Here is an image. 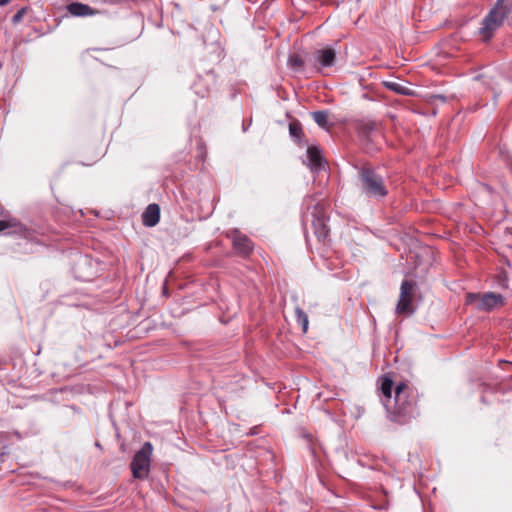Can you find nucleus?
<instances>
[{
  "mask_svg": "<svg viewBox=\"0 0 512 512\" xmlns=\"http://www.w3.org/2000/svg\"><path fill=\"white\" fill-rule=\"evenodd\" d=\"M160 220V207L156 203L149 204L142 214V222L146 227H154Z\"/></svg>",
  "mask_w": 512,
  "mask_h": 512,
  "instance_id": "14",
  "label": "nucleus"
},
{
  "mask_svg": "<svg viewBox=\"0 0 512 512\" xmlns=\"http://www.w3.org/2000/svg\"><path fill=\"white\" fill-rule=\"evenodd\" d=\"M231 240L234 253L242 259H248L254 251L253 241L239 229L233 228L226 232Z\"/></svg>",
  "mask_w": 512,
  "mask_h": 512,
  "instance_id": "7",
  "label": "nucleus"
},
{
  "mask_svg": "<svg viewBox=\"0 0 512 512\" xmlns=\"http://www.w3.org/2000/svg\"><path fill=\"white\" fill-rule=\"evenodd\" d=\"M112 3H115V4H121V3H124L126 2L127 0H110Z\"/></svg>",
  "mask_w": 512,
  "mask_h": 512,
  "instance_id": "25",
  "label": "nucleus"
},
{
  "mask_svg": "<svg viewBox=\"0 0 512 512\" xmlns=\"http://www.w3.org/2000/svg\"><path fill=\"white\" fill-rule=\"evenodd\" d=\"M153 446L150 442H145L132 458L130 469L135 479H145L150 472L151 456Z\"/></svg>",
  "mask_w": 512,
  "mask_h": 512,
  "instance_id": "6",
  "label": "nucleus"
},
{
  "mask_svg": "<svg viewBox=\"0 0 512 512\" xmlns=\"http://www.w3.org/2000/svg\"><path fill=\"white\" fill-rule=\"evenodd\" d=\"M10 0H0V6L7 5Z\"/></svg>",
  "mask_w": 512,
  "mask_h": 512,
  "instance_id": "26",
  "label": "nucleus"
},
{
  "mask_svg": "<svg viewBox=\"0 0 512 512\" xmlns=\"http://www.w3.org/2000/svg\"><path fill=\"white\" fill-rule=\"evenodd\" d=\"M384 87H386L388 90L393 91L399 95L404 96H411L413 95V91L408 88L405 85H402L399 82L396 81H384L383 82Z\"/></svg>",
  "mask_w": 512,
  "mask_h": 512,
  "instance_id": "15",
  "label": "nucleus"
},
{
  "mask_svg": "<svg viewBox=\"0 0 512 512\" xmlns=\"http://www.w3.org/2000/svg\"><path fill=\"white\" fill-rule=\"evenodd\" d=\"M289 134L292 138L300 140L304 136L302 126L299 121H292L289 123Z\"/></svg>",
  "mask_w": 512,
  "mask_h": 512,
  "instance_id": "21",
  "label": "nucleus"
},
{
  "mask_svg": "<svg viewBox=\"0 0 512 512\" xmlns=\"http://www.w3.org/2000/svg\"><path fill=\"white\" fill-rule=\"evenodd\" d=\"M437 98H439V99H440V100H442V101H444V100H445V97H444V96H442V95L437 96Z\"/></svg>",
  "mask_w": 512,
  "mask_h": 512,
  "instance_id": "28",
  "label": "nucleus"
},
{
  "mask_svg": "<svg viewBox=\"0 0 512 512\" xmlns=\"http://www.w3.org/2000/svg\"><path fill=\"white\" fill-rule=\"evenodd\" d=\"M512 9V0H498L494 7L482 20L479 34L484 42H488L495 32L503 25L505 18Z\"/></svg>",
  "mask_w": 512,
  "mask_h": 512,
  "instance_id": "3",
  "label": "nucleus"
},
{
  "mask_svg": "<svg viewBox=\"0 0 512 512\" xmlns=\"http://www.w3.org/2000/svg\"><path fill=\"white\" fill-rule=\"evenodd\" d=\"M255 430H256V427H253V429L251 430L250 434L254 435L255 434Z\"/></svg>",
  "mask_w": 512,
  "mask_h": 512,
  "instance_id": "30",
  "label": "nucleus"
},
{
  "mask_svg": "<svg viewBox=\"0 0 512 512\" xmlns=\"http://www.w3.org/2000/svg\"><path fill=\"white\" fill-rule=\"evenodd\" d=\"M303 208L309 211L312 208L311 215L313 217L314 234L321 242H325L330 233V228L327 225L328 216L326 214L324 204L316 201L314 196H307L303 201Z\"/></svg>",
  "mask_w": 512,
  "mask_h": 512,
  "instance_id": "4",
  "label": "nucleus"
},
{
  "mask_svg": "<svg viewBox=\"0 0 512 512\" xmlns=\"http://www.w3.org/2000/svg\"><path fill=\"white\" fill-rule=\"evenodd\" d=\"M67 12L74 17H88L101 14L102 11L94 9L88 4L72 2L66 6Z\"/></svg>",
  "mask_w": 512,
  "mask_h": 512,
  "instance_id": "12",
  "label": "nucleus"
},
{
  "mask_svg": "<svg viewBox=\"0 0 512 512\" xmlns=\"http://www.w3.org/2000/svg\"><path fill=\"white\" fill-rule=\"evenodd\" d=\"M4 214V210L2 208V206L0 205V216H2Z\"/></svg>",
  "mask_w": 512,
  "mask_h": 512,
  "instance_id": "27",
  "label": "nucleus"
},
{
  "mask_svg": "<svg viewBox=\"0 0 512 512\" xmlns=\"http://www.w3.org/2000/svg\"><path fill=\"white\" fill-rule=\"evenodd\" d=\"M393 386H394V383H393V380L388 377V376H383L381 378V392H382V395L384 397V404L387 403V404H390L391 402V398H392V391H393Z\"/></svg>",
  "mask_w": 512,
  "mask_h": 512,
  "instance_id": "16",
  "label": "nucleus"
},
{
  "mask_svg": "<svg viewBox=\"0 0 512 512\" xmlns=\"http://www.w3.org/2000/svg\"><path fill=\"white\" fill-rule=\"evenodd\" d=\"M288 65L296 71H302L305 65V61L299 54H293L289 56Z\"/></svg>",
  "mask_w": 512,
  "mask_h": 512,
  "instance_id": "20",
  "label": "nucleus"
},
{
  "mask_svg": "<svg viewBox=\"0 0 512 512\" xmlns=\"http://www.w3.org/2000/svg\"><path fill=\"white\" fill-rule=\"evenodd\" d=\"M357 170L360 189L365 196L382 200L388 195L389 190L386 181L376 168L370 165H363L358 167Z\"/></svg>",
  "mask_w": 512,
  "mask_h": 512,
  "instance_id": "2",
  "label": "nucleus"
},
{
  "mask_svg": "<svg viewBox=\"0 0 512 512\" xmlns=\"http://www.w3.org/2000/svg\"><path fill=\"white\" fill-rule=\"evenodd\" d=\"M356 130L362 141H374L376 137L380 136L378 126L374 121H361Z\"/></svg>",
  "mask_w": 512,
  "mask_h": 512,
  "instance_id": "11",
  "label": "nucleus"
},
{
  "mask_svg": "<svg viewBox=\"0 0 512 512\" xmlns=\"http://www.w3.org/2000/svg\"><path fill=\"white\" fill-rule=\"evenodd\" d=\"M306 164L312 172H318L323 168L324 158L322 156L321 150L318 147H308Z\"/></svg>",
  "mask_w": 512,
  "mask_h": 512,
  "instance_id": "13",
  "label": "nucleus"
},
{
  "mask_svg": "<svg viewBox=\"0 0 512 512\" xmlns=\"http://www.w3.org/2000/svg\"><path fill=\"white\" fill-rule=\"evenodd\" d=\"M255 430H256V427H253V429L251 430L250 434L254 435L255 434Z\"/></svg>",
  "mask_w": 512,
  "mask_h": 512,
  "instance_id": "29",
  "label": "nucleus"
},
{
  "mask_svg": "<svg viewBox=\"0 0 512 512\" xmlns=\"http://www.w3.org/2000/svg\"><path fill=\"white\" fill-rule=\"evenodd\" d=\"M26 12H27V7H23L20 10H18L17 13L12 17V22L14 24L19 23L22 20V18L24 17V15L26 14Z\"/></svg>",
  "mask_w": 512,
  "mask_h": 512,
  "instance_id": "24",
  "label": "nucleus"
},
{
  "mask_svg": "<svg viewBox=\"0 0 512 512\" xmlns=\"http://www.w3.org/2000/svg\"><path fill=\"white\" fill-rule=\"evenodd\" d=\"M216 85V75L212 72H206L199 75L193 83V89L197 95L204 98L210 94Z\"/></svg>",
  "mask_w": 512,
  "mask_h": 512,
  "instance_id": "9",
  "label": "nucleus"
},
{
  "mask_svg": "<svg viewBox=\"0 0 512 512\" xmlns=\"http://www.w3.org/2000/svg\"><path fill=\"white\" fill-rule=\"evenodd\" d=\"M336 62L337 52L330 46L317 49L313 54L312 64L318 72H322L323 69L335 66Z\"/></svg>",
  "mask_w": 512,
  "mask_h": 512,
  "instance_id": "8",
  "label": "nucleus"
},
{
  "mask_svg": "<svg viewBox=\"0 0 512 512\" xmlns=\"http://www.w3.org/2000/svg\"><path fill=\"white\" fill-rule=\"evenodd\" d=\"M496 278H497V283L500 287H502V288L508 287V276L504 271L500 272Z\"/></svg>",
  "mask_w": 512,
  "mask_h": 512,
  "instance_id": "23",
  "label": "nucleus"
},
{
  "mask_svg": "<svg viewBox=\"0 0 512 512\" xmlns=\"http://www.w3.org/2000/svg\"><path fill=\"white\" fill-rule=\"evenodd\" d=\"M414 286H415V284L412 281H409V280L402 281L401 288H400V296L412 298Z\"/></svg>",
  "mask_w": 512,
  "mask_h": 512,
  "instance_id": "22",
  "label": "nucleus"
},
{
  "mask_svg": "<svg viewBox=\"0 0 512 512\" xmlns=\"http://www.w3.org/2000/svg\"><path fill=\"white\" fill-rule=\"evenodd\" d=\"M296 321L302 327L303 333H306L308 330V315L300 308L296 307L295 309Z\"/></svg>",
  "mask_w": 512,
  "mask_h": 512,
  "instance_id": "19",
  "label": "nucleus"
},
{
  "mask_svg": "<svg viewBox=\"0 0 512 512\" xmlns=\"http://www.w3.org/2000/svg\"><path fill=\"white\" fill-rule=\"evenodd\" d=\"M393 405L385 403L392 421L407 424L420 415L418 390L406 382H399L394 389Z\"/></svg>",
  "mask_w": 512,
  "mask_h": 512,
  "instance_id": "1",
  "label": "nucleus"
},
{
  "mask_svg": "<svg viewBox=\"0 0 512 512\" xmlns=\"http://www.w3.org/2000/svg\"><path fill=\"white\" fill-rule=\"evenodd\" d=\"M414 312L412 307V298L411 297H402L399 296V300L396 306L397 314H412Z\"/></svg>",
  "mask_w": 512,
  "mask_h": 512,
  "instance_id": "17",
  "label": "nucleus"
},
{
  "mask_svg": "<svg viewBox=\"0 0 512 512\" xmlns=\"http://www.w3.org/2000/svg\"><path fill=\"white\" fill-rule=\"evenodd\" d=\"M312 118L319 127L323 128V129L329 128V124H328L329 112L328 111H326V110L315 111L312 113Z\"/></svg>",
  "mask_w": 512,
  "mask_h": 512,
  "instance_id": "18",
  "label": "nucleus"
},
{
  "mask_svg": "<svg viewBox=\"0 0 512 512\" xmlns=\"http://www.w3.org/2000/svg\"><path fill=\"white\" fill-rule=\"evenodd\" d=\"M465 303L473 305L477 311L490 313L504 307L506 305V298L496 292H470L465 296Z\"/></svg>",
  "mask_w": 512,
  "mask_h": 512,
  "instance_id": "5",
  "label": "nucleus"
},
{
  "mask_svg": "<svg viewBox=\"0 0 512 512\" xmlns=\"http://www.w3.org/2000/svg\"><path fill=\"white\" fill-rule=\"evenodd\" d=\"M9 229L8 234H17L28 238L30 230L15 217H8L0 220V232Z\"/></svg>",
  "mask_w": 512,
  "mask_h": 512,
  "instance_id": "10",
  "label": "nucleus"
}]
</instances>
